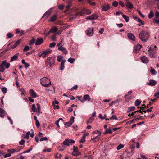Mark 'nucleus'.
Wrapping results in <instances>:
<instances>
[{"mask_svg":"<svg viewBox=\"0 0 159 159\" xmlns=\"http://www.w3.org/2000/svg\"><path fill=\"white\" fill-rule=\"evenodd\" d=\"M149 35V33L148 32L143 30L139 34V37L142 41L146 42L148 39Z\"/></svg>","mask_w":159,"mask_h":159,"instance_id":"1","label":"nucleus"},{"mask_svg":"<svg viewBox=\"0 0 159 159\" xmlns=\"http://www.w3.org/2000/svg\"><path fill=\"white\" fill-rule=\"evenodd\" d=\"M40 82L41 84L44 87H48L51 85V82L50 80L46 77H44L40 79Z\"/></svg>","mask_w":159,"mask_h":159,"instance_id":"2","label":"nucleus"},{"mask_svg":"<svg viewBox=\"0 0 159 159\" xmlns=\"http://www.w3.org/2000/svg\"><path fill=\"white\" fill-rule=\"evenodd\" d=\"M10 66L9 63H7L6 60H4L1 63L0 65V72H3L5 70V68H8Z\"/></svg>","mask_w":159,"mask_h":159,"instance_id":"3","label":"nucleus"},{"mask_svg":"<svg viewBox=\"0 0 159 159\" xmlns=\"http://www.w3.org/2000/svg\"><path fill=\"white\" fill-rule=\"evenodd\" d=\"M91 11L88 9L84 8L82 9L80 12H77L75 14L76 17L83 15L84 14L89 15L91 14Z\"/></svg>","mask_w":159,"mask_h":159,"instance_id":"4","label":"nucleus"},{"mask_svg":"<svg viewBox=\"0 0 159 159\" xmlns=\"http://www.w3.org/2000/svg\"><path fill=\"white\" fill-rule=\"evenodd\" d=\"M57 61L59 62L61 61L59 69L61 70H63L64 68V64L66 62V60L64 59L63 56L59 55L57 56Z\"/></svg>","mask_w":159,"mask_h":159,"instance_id":"5","label":"nucleus"},{"mask_svg":"<svg viewBox=\"0 0 159 159\" xmlns=\"http://www.w3.org/2000/svg\"><path fill=\"white\" fill-rule=\"evenodd\" d=\"M46 64H48L50 66L54 65V57H48L45 61Z\"/></svg>","mask_w":159,"mask_h":159,"instance_id":"6","label":"nucleus"},{"mask_svg":"<svg viewBox=\"0 0 159 159\" xmlns=\"http://www.w3.org/2000/svg\"><path fill=\"white\" fill-rule=\"evenodd\" d=\"M101 134V133H99V134L97 135L92 134L91 137V139L94 142H96L99 140V137H98Z\"/></svg>","mask_w":159,"mask_h":159,"instance_id":"7","label":"nucleus"},{"mask_svg":"<svg viewBox=\"0 0 159 159\" xmlns=\"http://www.w3.org/2000/svg\"><path fill=\"white\" fill-rule=\"evenodd\" d=\"M86 35L89 36H93V28L91 29L90 28H88L85 31Z\"/></svg>","mask_w":159,"mask_h":159,"instance_id":"8","label":"nucleus"},{"mask_svg":"<svg viewBox=\"0 0 159 159\" xmlns=\"http://www.w3.org/2000/svg\"><path fill=\"white\" fill-rule=\"evenodd\" d=\"M43 58H45L46 57L48 54L51 53L52 52V50L50 49H47L43 51Z\"/></svg>","mask_w":159,"mask_h":159,"instance_id":"9","label":"nucleus"},{"mask_svg":"<svg viewBox=\"0 0 159 159\" xmlns=\"http://www.w3.org/2000/svg\"><path fill=\"white\" fill-rule=\"evenodd\" d=\"M156 50L149 48L148 50L149 55L150 57L152 58L155 57V54L156 53Z\"/></svg>","mask_w":159,"mask_h":159,"instance_id":"10","label":"nucleus"},{"mask_svg":"<svg viewBox=\"0 0 159 159\" xmlns=\"http://www.w3.org/2000/svg\"><path fill=\"white\" fill-rule=\"evenodd\" d=\"M142 48V46L139 44H138L134 46V53H137Z\"/></svg>","mask_w":159,"mask_h":159,"instance_id":"11","label":"nucleus"},{"mask_svg":"<svg viewBox=\"0 0 159 159\" xmlns=\"http://www.w3.org/2000/svg\"><path fill=\"white\" fill-rule=\"evenodd\" d=\"M29 93L30 96L33 98H35L37 97L36 93L32 89H31L30 90Z\"/></svg>","mask_w":159,"mask_h":159,"instance_id":"12","label":"nucleus"},{"mask_svg":"<svg viewBox=\"0 0 159 159\" xmlns=\"http://www.w3.org/2000/svg\"><path fill=\"white\" fill-rule=\"evenodd\" d=\"M58 50L62 52L65 54H67L68 53V52L66 49L63 46H61L58 47Z\"/></svg>","mask_w":159,"mask_h":159,"instance_id":"13","label":"nucleus"},{"mask_svg":"<svg viewBox=\"0 0 159 159\" xmlns=\"http://www.w3.org/2000/svg\"><path fill=\"white\" fill-rule=\"evenodd\" d=\"M79 153L78 151L77 147L73 146V150L72 152V155L73 156H77L79 155Z\"/></svg>","mask_w":159,"mask_h":159,"instance_id":"14","label":"nucleus"},{"mask_svg":"<svg viewBox=\"0 0 159 159\" xmlns=\"http://www.w3.org/2000/svg\"><path fill=\"white\" fill-rule=\"evenodd\" d=\"M157 82L152 79L150 80L149 82L147 83V84L150 86H154L157 84Z\"/></svg>","mask_w":159,"mask_h":159,"instance_id":"15","label":"nucleus"},{"mask_svg":"<svg viewBox=\"0 0 159 159\" xmlns=\"http://www.w3.org/2000/svg\"><path fill=\"white\" fill-rule=\"evenodd\" d=\"M128 38L134 41L135 39V37L133 34L131 33H129L127 34Z\"/></svg>","mask_w":159,"mask_h":159,"instance_id":"16","label":"nucleus"},{"mask_svg":"<svg viewBox=\"0 0 159 159\" xmlns=\"http://www.w3.org/2000/svg\"><path fill=\"white\" fill-rule=\"evenodd\" d=\"M43 42V38H38L36 43L35 44L36 45H40Z\"/></svg>","mask_w":159,"mask_h":159,"instance_id":"17","label":"nucleus"},{"mask_svg":"<svg viewBox=\"0 0 159 159\" xmlns=\"http://www.w3.org/2000/svg\"><path fill=\"white\" fill-rule=\"evenodd\" d=\"M110 8V6L108 4L104 5L102 7V11H106Z\"/></svg>","mask_w":159,"mask_h":159,"instance_id":"18","label":"nucleus"},{"mask_svg":"<svg viewBox=\"0 0 159 159\" xmlns=\"http://www.w3.org/2000/svg\"><path fill=\"white\" fill-rule=\"evenodd\" d=\"M141 60L142 62L144 63H147L149 61L148 58L145 56H143L141 57Z\"/></svg>","mask_w":159,"mask_h":159,"instance_id":"19","label":"nucleus"},{"mask_svg":"<svg viewBox=\"0 0 159 159\" xmlns=\"http://www.w3.org/2000/svg\"><path fill=\"white\" fill-rule=\"evenodd\" d=\"M5 111L2 108H0V117L3 118L5 115Z\"/></svg>","mask_w":159,"mask_h":159,"instance_id":"20","label":"nucleus"},{"mask_svg":"<svg viewBox=\"0 0 159 159\" xmlns=\"http://www.w3.org/2000/svg\"><path fill=\"white\" fill-rule=\"evenodd\" d=\"M18 55L15 54L12 57L9 61L10 62H12L14 61L17 60L18 58Z\"/></svg>","mask_w":159,"mask_h":159,"instance_id":"21","label":"nucleus"},{"mask_svg":"<svg viewBox=\"0 0 159 159\" xmlns=\"http://www.w3.org/2000/svg\"><path fill=\"white\" fill-rule=\"evenodd\" d=\"M125 5L126 7L130 9L132 8L133 7V4L129 2H126Z\"/></svg>","mask_w":159,"mask_h":159,"instance_id":"22","label":"nucleus"},{"mask_svg":"<svg viewBox=\"0 0 159 159\" xmlns=\"http://www.w3.org/2000/svg\"><path fill=\"white\" fill-rule=\"evenodd\" d=\"M57 18V16L56 15H54L52 16L49 20V21L51 22H53L56 20Z\"/></svg>","mask_w":159,"mask_h":159,"instance_id":"23","label":"nucleus"},{"mask_svg":"<svg viewBox=\"0 0 159 159\" xmlns=\"http://www.w3.org/2000/svg\"><path fill=\"white\" fill-rule=\"evenodd\" d=\"M83 98L84 101L88 100L89 101L90 100V96L88 94H86L84 95L83 97Z\"/></svg>","mask_w":159,"mask_h":159,"instance_id":"24","label":"nucleus"},{"mask_svg":"<svg viewBox=\"0 0 159 159\" xmlns=\"http://www.w3.org/2000/svg\"><path fill=\"white\" fill-rule=\"evenodd\" d=\"M51 11H47L43 15V17L46 16V18H48L51 14Z\"/></svg>","mask_w":159,"mask_h":159,"instance_id":"25","label":"nucleus"},{"mask_svg":"<svg viewBox=\"0 0 159 159\" xmlns=\"http://www.w3.org/2000/svg\"><path fill=\"white\" fill-rule=\"evenodd\" d=\"M58 30L57 28L56 27H53L50 29V32L52 33H54L56 32Z\"/></svg>","mask_w":159,"mask_h":159,"instance_id":"26","label":"nucleus"},{"mask_svg":"<svg viewBox=\"0 0 159 159\" xmlns=\"http://www.w3.org/2000/svg\"><path fill=\"white\" fill-rule=\"evenodd\" d=\"M117 120V116L116 115H113L112 117H110L109 119L107 118L106 119V120Z\"/></svg>","mask_w":159,"mask_h":159,"instance_id":"27","label":"nucleus"},{"mask_svg":"<svg viewBox=\"0 0 159 159\" xmlns=\"http://www.w3.org/2000/svg\"><path fill=\"white\" fill-rule=\"evenodd\" d=\"M90 17H91V20H96L98 19V16L96 14H93L91 16H90Z\"/></svg>","mask_w":159,"mask_h":159,"instance_id":"28","label":"nucleus"},{"mask_svg":"<svg viewBox=\"0 0 159 159\" xmlns=\"http://www.w3.org/2000/svg\"><path fill=\"white\" fill-rule=\"evenodd\" d=\"M122 17L124 18V19L125 20V21L127 22H128L129 21V17L128 16L123 14Z\"/></svg>","mask_w":159,"mask_h":159,"instance_id":"29","label":"nucleus"},{"mask_svg":"<svg viewBox=\"0 0 159 159\" xmlns=\"http://www.w3.org/2000/svg\"><path fill=\"white\" fill-rule=\"evenodd\" d=\"M153 16L154 15L153 13V11L152 10H151L148 16V17L149 18L151 19L153 17Z\"/></svg>","mask_w":159,"mask_h":159,"instance_id":"30","label":"nucleus"},{"mask_svg":"<svg viewBox=\"0 0 159 159\" xmlns=\"http://www.w3.org/2000/svg\"><path fill=\"white\" fill-rule=\"evenodd\" d=\"M94 120V118L93 117H90L87 121V124L91 123Z\"/></svg>","mask_w":159,"mask_h":159,"instance_id":"31","label":"nucleus"},{"mask_svg":"<svg viewBox=\"0 0 159 159\" xmlns=\"http://www.w3.org/2000/svg\"><path fill=\"white\" fill-rule=\"evenodd\" d=\"M75 61V59L73 58L70 57L68 59L67 61L71 64L73 63Z\"/></svg>","mask_w":159,"mask_h":159,"instance_id":"32","label":"nucleus"},{"mask_svg":"<svg viewBox=\"0 0 159 159\" xmlns=\"http://www.w3.org/2000/svg\"><path fill=\"white\" fill-rule=\"evenodd\" d=\"M57 34V33H55L51 37V39L52 41H56V36Z\"/></svg>","mask_w":159,"mask_h":159,"instance_id":"33","label":"nucleus"},{"mask_svg":"<svg viewBox=\"0 0 159 159\" xmlns=\"http://www.w3.org/2000/svg\"><path fill=\"white\" fill-rule=\"evenodd\" d=\"M85 134H84L82 138L80 140V141L79 143H84L85 142Z\"/></svg>","mask_w":159,"mask_h":159,"instance_id":"34","label":"nucleus"},{"mask_svg":"<svg viewBox=\"0 0 159 159\" xmlns=\"http://www.w3.org/2000/svg\"><path fill=\"white\" fill-rule=\"evenodd\" d=\"M32 110L34 112H37V110L36 109L35 105L34 104H33L32 105Z\"/></svg>","mask_w":159,"mask_h":159,"instance_id":"35","label":"nucleus"},{"mask_svg":"<svg viewBox=\"0 0 159 159\" xmlns=\"http://www.w3.org/2000/svg\"><path fill=\"white\" fill-rule=\"evenodd\" d=\"M68 139H66L63 142V144L64 145L69 146L70 145L69 142L68 141Z\"/></svg>","mask_w":159,"mask_h":159,"instance_id":"36","label":"nucleus"},{"mask_svg":"<svg viewBox=\"0 0 159 159\" xmlns=\"http://www.w3.org/2000/svg\"><path fill=\"white\" fill-rule=\"evenodd\" d=\"M141 103V101H140L139 100L137 99L135 102V105L136 106H138Z\"/></svg>","mask_w":159,"mask_h":159,"instance_id":"37","label":"nucleus"},{"mask_svg":"<svg viewBox=\"0 0 159 159\" xmlns=\"http://www.w3.org/2000/svg\"><path fill=\"white\" fill-rule=\"evenodd\" d=\"M150 72L153 75H156L157 74V72L155 71V70L151 67L150 70Z\"/></svg>","mask_w":159,"mask_h":159,"instance_id":"38","label":"nucleus"},{"mask_svg":"<svg viewBox=\"0 0 159 159\" xmlns=\"http://www.w3.org/2000/svg\"><path fill=\"white\" fill-rule=\"evenodd\" d=\"M37 106V113H40V105L39 104H37L36 105Z\"/></svg>","mask_w":159,"mask_h":159,"instance_id":"39","label":"nucleus"},{"mask_svg":"<svg viewBox=\"0 0 159 159\" xmlns=\"http://www.w3.org/2000/svg\"><path fill=\"white\" fill-rule=\"evenodd\" d=\"M30 133V131L27 132L26 134L23 137L24 138H26L27 139H28L29 137Z\"/></svg>","mask_w":159,"mask_h":159,"instance_id":"40","label":"nucleus"},{"mask_svg":"<svg viewBox=\"0 0 159 159\" xmlns=\"http://www.w3.org/2000/svg\"><path fill=\"white\" fill-rule=\"evenodd\" d=\"M124 147V146L123 145L120 144L117 146V150H119L123 148Z\"/></svg>","mask_w":159,"mask_h":159,"instance_id":"41","label":"nucleus"},{"mask_svg":"<svg viewBox=\"0 0 159 159\" xmlns=\"http://www.w3.org/2000/svg\"><path fill=\"white\" fill-rule=\"evenodd\" d=\"M135 109L134 107H129L128 109V112H129L131 111H134Z\"/></svg>","mask_w":159,"mask_h":159,"instance_id":"42","label":"nucleus"},{"mask_svg":"<svg viewBox=\"0 0 159 159\" xmlns=\"http://www.w3.org/2000/svg\"><path fill=\"white\" fill-rule=\"evenodd\" d=\"M1 91L4 94H5L7 92V89L5 87H3L1 89Z\"/></svg>","mask_w":159,"mask_h":159,"instance_id":"43","label":"nucleus"},{"mask_svg":"<svg viewBox=\"0 0 159 159\" xmlns=\"http://www.w3.org/2000/svg\"><path fill=\"white\" fill-rule=\"evenodd\" d=\"M74 117L73 116H71L70 120L69 122L72 124L74 122Z\"/></svg>","mask_w":159,"mask_h":159,"instance_id":"44","label":"nucleus"},{"mask_svg":"<svg viewBox=\"0 0 159 159\" xmlns=\"http://www.w3.org/2000/svg\"><path fill=\"white\" fill-rule=\"evenodd\" d=\"M35 40L34 38L32 39L29 42V44L30 45H32L35 43Z\"/></svg>","mask_w":159,"mask_h":159,"instance_id":"45","label":"nucleus"},{"mask_svg":"<svg viewBox=\"0 0 159 159\" xmlns=\"http://www.w3.org/2000/svg\"><path fill=\"white\" fill-rule=\"evenodd\" d=\"M77 98L80 101L82 102H84V98H82V96L78 97Z\"/></svg>","mask_w":159,"mask_h":159,"instance_id":"46","label":"nucleus"},{"mask_svg":"<svg viewBox=\"0 0 159 159\" xmlns=\"http://www.w3.org/2000/svg\"><path fill=\"white\" fill-rule=\"evenodd\" d=\"M30 147H31L30 148L27 150L26 151H24L23 152V153H29V152H30L32 150V149H33V147L32 146H31Z\"/></svg>","mask_w":159,"mask_h":159,"instance_id":"47","label":"nucleus"},{"mask_svg":"<svg viewBox=\"0 0 159 159\" xmlns=\"http://www.w3.org/2000/svg\"><path fill=\"white\" fill-rule=\"evenodd\" d=\"M72 124H71L70 122H68L66 123L65 125V127L66 128H67L69 127H70L71 125Z\"/></svg>","mask_w":159,"mask_h":159,"instance_id":"48","label":"nucleus"},{"mask_svg":"<svg viewBox=\"0 0 159 159\" xmlns=\"http://www.w3.org/2000/svg\"><path fill=\"white\" fill-rule=\"evenodd\" d=\"M138 21L140 23V24L139 25V26L140 25H143L144 24V23L143 21H142V20L139 18H138Z\"/></svg>","mask_w":159,"mask_h":159,"instance_id":"49","label":"nucleus"},{"mask_svg":"<svg viewBox=\"0 0 159 159\" xmlns=\"http://www.w3.org/2000/svg\"><path fill=\"white\" fill-rule=\"evenodd\" d=\"M56 45V43L54 42L52 43H50L49 45V47L50 48H53L55 47Z\"/></svg>","mask_w":159,"mask_h":159,"instance_id":"50","label":"nucleus"},{"mask_svg":"<svg viewBox=\"0 0 159 159\" xmlns=\"http://www.w3.org/2000/svg\"><path fill=\"white\" fill-rule=\"evenodd\" d=\"M29 50V47L28 46H26L24 48L23 51L24 52H26L28 51Z\"/></svg>","mask_w":159,"mask_h":159,"instance_id":"51","label":"nucleus"},{"mask_svg":"<svg viewBox=\"0 0 159 159\" xmlns=\"http://www.w3.org/2000/svg\"><path fill=\"white\" fill-rule=\"evenodd\" d=\"M21 41L20 39L18 40L14 44L15 46L17 47L20 43Z\"/></svg>","mask_w":159,"mask_h":159,"instance_id":"52","label":"nucleus"},{"mask_svg":"<svg viewBox=\"0 0 159 159\" xmlns=\"http://www.w3.org/2000/svg\"><path fill=\"white\" fill-rule=\"evenodd\" d=\"M78 88V85H74L73 87H72L71 89H70V90L71 91L74 90H75L77 89Z\"/></svg>","mask_w":159,"mask_h":159,"instance_id":"53","label":"nucleus"},{"mask_svg":"<svg viewBox=\"0 0 159 159\" xmlns=\"http://www.w3.org/2000/svg\"><path fill=\"white\" fill-rule=\"evenodd\" d=\"M137 12H138V14L141 16V17H142L143 18H144V17H145L144 15H143L142 14L141 11L140 10H137Z\"/></svg>","mask_w":159,"mask_h":159,"instance_id":"54","label":"nucleus"},{"mask_svg":"<svg viewBox=\"0 0 159 159\" xmlns=\"http://www.w3.org/2000/svg\"><path fill=\"white\" fill-rule=\"evenodd\" d=\"M7 36L8 38H11L13 36V35L10 33H8L7 34Z\"/></svg>","mask_w":159,"mask_h":159,"instance_id":"55","label":"nucleus"},{"mask_svg":"<svg viewBox=\"0 0 159 159\" xmlns=\"http://www.w3.org/2000/svg\"><path fill=\"white\" fill-rule=\"evenodd\" d=\"M118 3L116 1L113 2L112 3L113 6H114L115 7H117L118 5Z\"/></svg>","mask_w":159,"mask_h":159,"instance_id":"56","label":"nucleus"},{"mask_svg":"<svg viewBox=\"0 0 159 159\" xmlns=\"http://www.w3.org/2000/svg\"><path fill=\"white\" fill-rule=\"evenodd\" d=\"M25 141L24 140H22L19 142V144L20 145H23L25 143Z\"/></svg>","mask_w":159,"mask_h":159,"instance_id":"57","label":"nucleus"},{"mask_svg":"<svg viewBox=\"0 0 159 159\" xmlns=\"http://www.w3.org/2000/svg\"><path fill=\"white\" fill-rule=\"evenodd\" d=\"M119 4L121 5L122 7H124L125 4L122 1H120L119 2Z\"/></svg>","mask_w":159,"mask_h":159,"instance_id":"58","label":"nucleus"},{"mask_svg":"<svg viewBox=\"0 0 159 159\" xmlns=\"http://www.w3.org/2000/svg\"><path fill=\"white\" fill-rule=\"evenodd\" d=\"M100 133V132L98 130H96L93 132L92 134H99Z\"/></svg>","mask_w":159,"mask_h":159,"instance_id":"59","label":"nucleus"},{"mask_svg":"<svg viewBox=\"0 0 159 159\" xmlns=\"http://www.w3.org/2000/svg\"><path fill=\"white\" fill-rule=\"evenodd\" d=\"M48 139V138L47 137H44L43 138H41L40 139V141H47Z\"/></svg>","mask_w":159,"mask_h":159,"instance_id":"60","label":"nucleus"},{"mask_svg":"<svg viewBox=\"0 0 159 159\" xmlns=\"http://www.w3.org/2000/svg\"><path fill=\"white\" fill-rule=\"evenodd\" d=\"M38 56L39 57H42L43 58V54L42 51L38 53Z\"/></svg>","mask_w":159,"mask_h":159,"instance_id":"61","label":"nucleus"},{"mask_svg":"<svg viewBox=\"0 0 159 159\" xmlns=\"http://www.w3.org/2000/svg\"><path fill=\"white\" fill-rule=\"evenodd\" d=\"M36 126L37 128L39 127L40 126V123L38 121H35Z\"/></svg>","mask_w":159,"mask_h":159,"instance_id":"62","label":"nucleus"},{"mask_svg":"<svg viewBox=\"0 0 159 159\" xmlns=\"http://www.w3.org/2000/svg\"><path fill=\"white\" fill-rule=\"evenodd\" d=\"M154 96L156 97V98H159V92L156 93L155 94Z\"/></svg>","mask_w":159,"mask_h":159,"instance_id":"63","label":"nucleus"},{"mask_svg":"<svg viewBox=\"0 0 159 159\" xmlns=\"http://www.w3.org/2000/svg\"><path fill=\"white\" fill-rule=\"evenodd\" d=\"M104 30V29L103 28H101L100 30L99 31V33L101 34H102Z\"/></svg>","mask_w":159,"mask_h":159,"instance_id":"64","label":"nucleus"}]
</instances>
